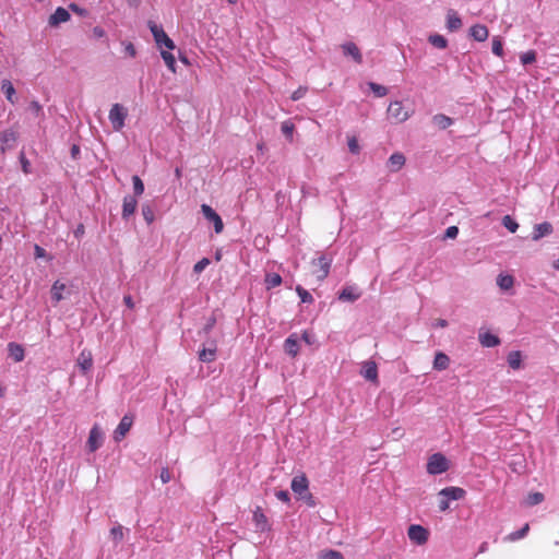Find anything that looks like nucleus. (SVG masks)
Segmentation results:
<instances>
[{
    "label": "nucleus",
    "mask_w": 559,
    "mask_h": 559,
    "mask_svg": "<svg viewBox=\"0 0 559 559\" xmlns=\"http://www.w3.org/2000/svg\"><path fill=\"white\" fill-rule=\"evenodd\" d=\"M497 285L502 290H509L514 285V278H513V276L508 275V274H499L497 277Z\"/></svg>",
    "instance_id": "nucleus-31"
},
{
    "label": "nucleus",
    "mask_w": 559,
    "mask_h": 559,
    "mask_svg": "<svg viewBox=\"0 0 559 559\" xmlns=\"http://www.w3.org/2000/svg\"><path fill=\"white\" fill-rule=\"evenodd\" d=\"M463 23L457 12L450 9L447 12V28L449 32H456L462 27Z\"/></svg>",
    "instance_id": "nucleus-17"
},
{
    "label": "nucleus",
    "mask_w": 559,
    "mask_h": 559,
    "mask_svg": "<svg viewBox=\"0 0 559 559\" xmlns=\"http://www.w3.org/2000/svg\"><path fill=\"white\" fill-rule=\"evenodd\" d=\"M159 50H160V56H162L165 64L167 66V68L171 72H176V59H175V56L168 49L165 50L163 48V49H159Z\"/></svg>",
    "instance_id": "nucleus-32"
},
{
    "label": "nucleus",
    "mask_w": 559,
    "mask_h": 559,
    "mask_svg": "<svg viewBox=\"0 0 559 559\" xmlns=\"http://www.w3.org/2000/svg\"><path fill=\"white\" fill-rule=\"evenodd\" d=\"M148 28L154 37V40L156 43V46L159 49L166 48L168 50L175 49V43L173 39L168 37V35L165 33L163 27L160 25H157L153 21L148 22Z\"/></svg>",
    "instance_id": "nucleus-2"
},
{
    "label": "nucleus",
    "mask_w": 559,
    "mask_h": 559,
    "mask_svg": "<svg viewBox=\"0 0 559 559\" xmlns=\"http://www.w3.org/2000/svg\"><path fill=\"white\" fill-rule=\"evenodd\" d=\"M343 53L345 56L352 57L355 62L361 63L362 62V55L358 48V46L353 41L344 43L341 46Z\"/></svg>",
    "instance_id": "nucleus-12"
},
{
    "label": "nucleus",
    "mask_w": 559,
    "mask_h": 559,
    "mask_svg": "<svg viewBox=\"0 0 559 559\" xmlns=\"http://www.w3.org/2000/svg\"><path fill=\"white\" fill-rule=\"evenodd\" d=\"M78 366L83 372L88 371L93 366L92 353L90 350H82L78 357Z\"/></svg>",
    "instance_id": "nucleus-21"
},
{
    "label": "nucleus",
    "mask_w": 559,
    "mask_h": 559,
    "mask_svg": "<svg viewBox=\"0 0 559 559\" xmlns=\"http://www.w3.org/2000/svg\"><path fill=\"white\" fill-rule=\"evenodd\" d=\"M296 292L300 297L301 302L311 304L313 301V297L311 296V294L301 286H297Z\"/></svg>",
    "instance_id": "nucleus-44"
},
{
    "label": "nucleus",
    "mask_w": 559,
    "mask_h": 559,
    "mask_svg": "<svg viewBox=\"0 0 559 559\" xmlns=\"http://www.w3.org/2000/svg\"><path fill=\"white\" fill-rule=\"evenodd\" d=\"M282 283V277L277 273H267L265 276V285L267 289L280 286Z\"/></svg>",
    "instance_id": "nucleus-36"
},
{
    "label": "nucleus",
    "mask_w": 559,
    "mask_h": 559,
    "mask_svg": "<svg viewBox=\"0 0 559 559\" xmlns=\"http://www.w3.org/2000/svg\"><path fill=\"white\" fill-rule=\"evenodd\" d=\"M215 357H216V347L215 346L210 347V348H203L199 353V359L202 362H212L213 360H215Z\"/></svg>",
    "instance_id": "nucleus-33"
},
{
    "label": "nucleus",
    "mask_w": 559,
    "mask_h": 559,
    "mask_svg": "<svg viewBox=\"0 0 559 559\" xmlns=\"http://www.w3.org/2000/svg\"><path fill=\"white\" fill-rule=\"evenodd\" d=\"M9 355L14 361L20 362L24 359V348L16 343H9Z\"/></svg>",
    "instance_id": "nucleus-27"
},
{
    "label": "nucleus",
    "mask_w": 559,
    "mask_h": 559,
    "mask_svg": "<svg viewBox=\"0 0 559 559\" xmlns=\"http://www.w3.org/2000/svg\"><path fill=\"white\" fill-rule=\"evenodd\" d=\"M551 231H552L551 224H549L547 222L542 223V224H537L534 227L533 240L537 241L540 238L551 234Z\"/></svg>",
    "instance_id": "nucleus-22"
},
{
    "label": "nucleus",
    "mask_w": 559,
    "mask_h": 559,
    "mask_svg": "<svg viewBox=\"0 0 559 559\" xmlns=\"http://www.w3.org/2000/svg\"><path fill=\"white\" fill-rule=\"evenodd\" d=\"M16 136L15 132L12 130H5L0 133V142L2 144V150H5L7 147H11L13 143L15 142Z\"/></svg>",
    "instance_id": "nucleus-30"
},
{
    "label": "nucleus",
    "mask_w": 559,
    "mask_h": 559,
    "mask_svg": "<svg viewBox=\"0 0 559 559\" xmlns=\"http://www.w3.org/2000/svg\"><path fill=\"white\" fill-rule=\"evenodd\" d=\"M449 469V461L441 453H435L428 459L427 472L430 475H439Z\"/></svg>",
    "instance_id": "nucleus-4"
},
{
    "label": "nucleus",
    "mask_w": 559,
    "mask_h": 559,
    "mask_svg": "<svg viewBox=\"0 0 559 559\" xmlns=\"http://www.w3.org/2000/svg\"><path fill=\"white\" fill-rule=\"evenodd\" d=\"M502 225L511 233H515L519 228V224L510 215L502 218Z\"/></svg>",
    "instance_id": "nucleus-42"
},
{
    "label": "nucleus",
    "mask_w": 559,
    "mask_h": 559,
    "mask_svg": "<svg viewBox=\"0 0 559 559\" xmlns=\"http://www.w3.org/2000/svg\"><path fill=\"white\" fill-rule=\"evenodd\" d=\"M388 115L396 122H404L411 117V114L404 109L402 103L399 100L392 102L389 105Z\"/></svg>",
    "instance_id": "nucleus-8"
},
{
    "label": "nucleus",
    "mask_w": 559,
    "mask_h": 559,
    "mask_svg": "<svg viewBox=\"0 0 559 559\" xmlns=\"http://www.w3.org/2000/svg\"><path fill=\"white\" fill-rule=\"evenodd\" d=\"M405 162H406L405 156L402 153L396 152V153H393L389 157L388 167H389L390 171L396 173L400 169H402V167L405 165Z\"/></svg>",
    "instance_id": "nucleus-18"
},
{
    "label": "nucleus",
    "mask_w": 559,
    "mask_h": 559,
    "mask_svg": "<svg viewBox=\"0 0 559 559\" xmlns=\"http://www.w3.org/2000/svg\"><path fill=\"white\" fill-rule=\"evenodd\" d=\"M29 108L38 115L41 111V106L37 102H32Z\"/></svg>",
    "instance_id": "nucleus-62"
},
{
    "label": "nucleus",
    "mask_w": 559,
    "mask_h": 559,
    "mask_svg": "<svg viewBox=\"0 0 559 559\" xmlns=\"http://www.w3.org/2000/svg\"><path fill=\"white\" fill-rule=\"evenodd\" d=\"M368 86L377 97H384L388 94V88L383 85L370 82Z\"/></svg>",
    "instance_id": "nucleus-40"
},
{
    "label": "nucleus",
    "mask_w": 559,
    "mask_h": 559,
    "mask_svg": "<svg viewBox=\"0 0 559 559\" xmlns=\"http://www.w3.org/2000/svg\"><path fill=\"white\" fill-rule=\"evenodd\" d=\"M123 302L124 305L129 308V309H133L134 308V302H133V299L131 296H124L123 298Z\"/></svg>",
    "instance_id": "nucleus-61"
},
{
    "label": "nucleus",
    "mask_w": 559,
    "mask_h": 559,
    "mask_svg": "<svg viewBox=\"0 0 559 559\" xmlns=\"http://www.w3.org/2000/svg\"><path fill=\"white\" fill-rule=\"evenodd\" d=\"M302 499L307 502L308 506H310V507L314 506L313 497H312V495L309 491L304 495Z\"/></svg>",
    "instance_id": "nucleus-60"
},
{
    "label": "nucleus",
    "mask_w": 559,
    "mask_h": 559,
    "mask_svg": "<svg viewBox=\"0 0 559 559\" xmlns=\"http://www.w3.org/2000/svg\"><path fill=\"white\" fill-rule=\"evenodd\" d=\"M110 536L112 537L115 543H119L124 537L123 527L121 525H116L110 530Z\"/></svg>",
    "instance_id": "nucleus-43"
},
{
    "label": "nucleus",
    "mask_w": 559,
    "mask_h": 559,
    "mask_svg": "<svg viewBox=\"0 0 559 559\" xmlns=\"http://www.w3.org/2000/svg\"><path fill=\"white\" fill-rule=\"evenodd\" d=\"M35 257L36 258H45L46 257V250L38 245L35 246Z\"/></svg>",
    "instance_id": "nucleus-58"
},
{
    "label": "nucleus",
    "mask_w": 559,
    "mask_h": 559,
    "mask_svg": "<svg viewBox=\"0 0 559 559\" xmlns=\"http://www.w3.org/2000/svg\"><path fill=\"white\" fill-rule=\"evenodd\" d=\"M450 365V358L444 353H437L433 360V368L436 370H445Z\"/></svg>",
    "instance_id": "nucleus-29"
},
{
    "label": "nucleus",
    "mask_w": 559,
    "mask_h": 559,
    "mask_svg": "<svg viewBox=\"0 0 559 559\" xmlns=\"http://www.w3.org/2000/svg\"><path fill=\"white\" fill-rule=\"evenodd\" d=\"M459 235V228L456 226H450L445 229V238L455 239Z\"/></svg>",
    "instance_id": "nucleus-51"
},
{
    "label": "nucleus",
    "mask_w": 559,
    "mask_h": 559,
    "mask_svg": "<svg viewBox=\"0 0 559 559\" xmlns=\"http://www.w3.org/2000/svg\"><path fill=\"white\" fill-rule=\"evenodd\" d=\"M201 212L203 216L213 224L216 234L223 231L224 224L221 216L207 204L201 205Z\"/></svg>",
    "instance_id": "nucleus-7"
},
{
    "label": "nucleus",
    "mask_w": 559,
    "mask_h": 559,
    "mask_svg": "<svg viewBox=\"0 0 559 559\" xmlns=\"http://www.w3.org/2000/svg\"><path fill=\"white\" fill-rule=\"evenodd\" d=\"M215 323H216V319H215V317H211V318L207 320L206 324L204 325V329H203V330H204V332H205V333H209V332L214 328Z\"/></svg>",
    "instance_id": "nucleus-57"
},
{
    "label": "nucleus",
    "mask_w": 559,
    "mask_h": 559,
    "mask_svg": "<svg viewBox=\"0 0 559 559\" xmlns=\"http://www.w3.org/2000/svg\"><path fill=\"white\" fill-rule=\"evenodd\" d=\"M132 417L126 415L121 418L118 427L116 428V430L114 431V439L116 441H120L122 440L126 435L129 432V430L131 429V426H132Z\"/></svg>",
    "instance_id": "nucleus-11"
},
{
    "label": "nucleus",
    "mask_w": 559,
    "mask_h": 559,
    "mask_svg": "<svg viewBox=\"0 0 559 559\" xmlns=\"http://www.w3.org/2000/svg\"><path fill=\"white\" fill-rule=\"evenodd\" d=\"M284 350L292 357H296L299 352V337L296 333L290 334L284 342Z\"/></svg>",
    "instance_id": "nucleus-14"
},
{
    "label": "nucleus",
    "mask_w": 559,
    "mask_h": 559,
    "mask_svg": "<svg viewBox=\"0 0 559 559\" xmlns=\"http://www.w3.org/2000/svg\"><path fill=\"white\" fill-rule=\"evenodd\" d=\"M210 264V260L207 258L201 259L199 262H197L193 266V271L195 273H201L205 270V267Z\"/></svg>",
    "instance_id": "nucleus-49"
},
{
    "label": "nucleus",
    "mask_w": 559,
    "mask_h": 559,
    "mask_svg": "<svg viewBox=\"0 0 559 559\" xmlns=\"http://www.w3.org/2000/svg\"><path fill=\"white\" fill-rule=\"evenodd\" d=\"M67 286L66 284L61 283L60 281H56L52 286H51V299L58 304L59 301H61L64 296H63V292L66 290Z\"/></svg>",
    "instance_id": "nucleus-24"
},
{
    "label": "nucleus",
    "mask_w": 559,
    "mask_h": 559,
    "mask_svg": "<svg viewBox=\"0 0 559 559\" xmlns=\"http://www.w3.org/2000/svg\"><path fill=\"white\" fill-rule=\"evenodd\" d=\"M361 296V293L356 286H345L340 295L338 299L342 301L354 302Z\"/></svg>",
    "instance_id": "nucleus-15"
},
{
    "label": "nucleus",
    "mask_w": 559,
    "mask_h": 559,
    "mask_svg": "<svg viewBox=\"0 0 559 559\" xmlns=\"http://www.w3.org/2000/svg\"><path fill=\"white\" fill-rule=\"evenodd\" d=\"M479 342L485 347H495L499 345L500 340L490 332H484L479 334Z\"/></svg>",
    "instance_id": "nucleus-26"
},
{
    "label": "nucleus",
    "mask_w": 559,
    "mask_h": 559,
    "mask_svg": "<svg viewBox=\"0 0 559 559\" xmlns=\"http://www.w3.org/2000/svg\"><path fill=\"white\" fill-rule=\"evenodd\" d=\"M290 487L299 498H304V495L308 492L309 481L304 474L297 475L293 478Z\"/></svg>",
    "instance_id": "nucleus-10"
},
{
    "label": "nucleus",
    "mask_w": 559,
    "mask_h": 559,
    "mask_svg": "<svg viewBox=\"0 0 559 559\" xmlns=\"http://www.w3.org/2000/svg\"><path fill=\"white\" fill-rule=\"evenodd\" d=\"M138 207V200L135 197L126 195L122 203V218L128 219L132 216Z\"/></svg>",
    "instance_id": "nucleus-13"
},
{
    "label": "nucleus",
    "mask_w": 559,
    "mask_h": 559,
    "mask_svg": "<svg viewBox=\"0 0 559 559\" xmlns=\"http://www.w3.org/2000/svg\"><path fill=\"white\" fill-rule=\"evenodd\" d=\"M275 496L282 502L288 503L290 501L289 493L286 490H278V491H276Z\"/></svg>",
    "instance_id": "nucleus-52"
},
{
    "label": "nucleus",
    "mask_w": 559,
    "mask_h": 559,
    "mask_svg": "<svg viewBox=\"0 0 559 559\" xmlns=\"http://www.w3.org/2000/svg\"><path fill=\"white\" fill-rule=\"evenodd\" d=\"M469 35L477 41H485L488 38V28L483 24H475L469 28Z\"/></svg>",
    "instance_id": "nucleus-19"
},
{
    "label": "nucleus",
    "mask_w": 559,
    "mask_h": 559,
    "mask_svg": "<svg viewBox=\"0 0 559 559\" xmlns=\"http://www.w3.org/2000/svg\"><path fill=\"white\" fill-rule=\"evenodd\" d=\"M521 362H522V355L519 350L511 352L508 355V364L512 369H514V370L520 369Z\"/></svg>",
    "instance_id": "nucleus-35"
},
{
    "label": "nucleus",
    "mask_w": 559,
    "mask_h": 559,
    "mask_svg": "<svg viewBox=\"0 0 559 559\" xmlns=\"http://www.w3.org/2000/svg\"><path fill=\"white\" fill-rule=\"evenodd\" d=\"M253 521L255 524V527L260 531H266L269 530V523L265 514L262 512L261 508H257V510L253 512Z\"/></svg>",
    "instance_id": "nucleus-25"
},
{
    "label": "nucleus",
    "mask_w": 559,
    "mask_h": 559,
    "mask_svg": "<svg viewBox=\"0 0 559 559\" xmlns=\"http://www.w3.org/2000/svg\"><path fill=\"white\" fill-rule=\"evenodd\" d=\"M104 441V433L100 430V428L95 425L90 431V436L87 439V448L91 452H95L97 449H99Z\"/></svg>",
    "instance_id": "nucleus-9"
},
{
    "label": "nucleus",
    "mask_w": 559,
    "mask_h": 559,
    "mask_svg": "<svg viewBox=\"0 0 559 559\" xmlns=\"http://www.w3.org/2000/svg\"><path fill=\"white\" fill-rule=\"evenodd\" d=\"M1 91L4 93L7 99L11 104L15 103V100H16V98H15V88H14L13 84L11 83V81L2 80V82H1Z\"/></svg>",
    "instance_id": "nucleus-28"
},
{
    "label": "nucleus",
    "mask_w": 559,
    "mask_h": 559,
    "mask_svg": "<svg viewBox=\"0 0 559 559\" xmlns=\"http://www.w3.org/2000/svg\"><path fill=\"white\" fill-rule=\"evenodd\" d=\"M320 559H343V556L338 551L330 550V551L323 552L320 556Z\"/></svg>",
    "instance_id": "nucleus-50"
},
{
    "label": "nucleus",
    "mask_w": 559,
    "mask_h": 559,
    "mask_svg": "<svg viewBox=\"0 0 559 559\" xmlns=\"http://www.w3.org/2000/svg\"><path fill=\"white\" fill-rule=\"evenodd\" d=\"M133 191L136 197H140L144 192V183L139 176L132 177Z\"/></svg>",
    "instance_id": "nucleus-45"
},
{
    "label": "nucleus",
    "mask_w": 559,
    "mask_h": 559,
    "mask_svg": "<svg viewBox=\"0 0 559 559\" xmlns=\"http://www.w3.org/2000/svg\"><path fill=\"white\" fill-rule=\"evenodd\" d=\"M301 338L308 345H312L316 341L314 335L309 333L308 331H304Z\"/></svg>",
    "instance_id": "nucleus-54"
},
{
    "label": "nucleus",
    "mask_w": 559,
    "mask_h": 559,
    "mask_svg": "<svg viewBox=\"0 0 559 559\" xmlns=\"http://www.w3.org/2000/svg\"><path fill=\"white\" fill-rule=\"evenodd\" d=\"M530 530L528 524H525L521 530L516 532H512L509 535L504 537L507 542H515L526 536L527 532Z\"/></svg>",
    "instance_id": "nucleus-37"
},
{
    "label": "nucleus",
    "mask_w": 559,
    "mask_h": 559,
    "mask_svg": "<svg viewBox=\"0 0 559 559\" xmlns=\"http://www.w3.org/2000/svg\"><path fill=\"white\" fill-rule=\"evenodd\" d=\"M432 123L438 129L445 130L453 124V119L443 114H437L432 117Z\"/></svg>",
    "instance_id": "nucleus-23"
},
{
    "label": "nucleus",
    "mask_w": 559,
    "mask_h": 559,
    "mask_svg": "<svg viewBox=\"0 0 559 559\" xmlns=\"http://www.w3.org/2000/svg\"><path fill=\"white\" fill-rule=\"evenodd\" d=\"M159 478H160V480H162V483H163V484H167V483H169V481H170V479H171V473L169 472V469H168V468H166V467H165V468H163V469L160 471Z\"/></svg>",
    "instance_id": "nucleus-53"
},
{
    "label": "nucleus",
    "mask_w": 559,
    "mask_h": 559,
    "mask_svg": "<svg viewBox=\"0 0 559 559\" xmlns=\"http://www.w3.org/2000/svg\"><path fill=\"white\" fill-rule=\"evenodd\" d=\"M128 117V110L120 104H114L109 110V121L115 131H121L124 127L126 119Z\"/></svg>",
    "instance_id": "nucleus-3"
},
{
    "label": "nucleus",
    "mask_w": 559,
    "mask_h": 559,
    "mask_svg": "<svg viewBox=\"0 0 559 559\" xmlns=\"http://www.w3.org/2000/svg\"><path fill=\"white\" fill-rule=\"evenodd\" d=\"M332 264V258L328 255H320L318 259L312 260L313 273L317 275L319 281L324 280L330 272V266Z\"/></svg>",
    "instance_id": "nucleus-5"
},
{
    "label": "nucleus",
    "mask_w": 559,
    "mask_h": 559,
    "mask_svg": "<svg viewBox=\"0 0 559 559\" xmlns=\"http://www.w3.org/2000/svg\"><path fill=\"white\" fill-rule=\"evenodd\" d=\"M428 41L439 49H444L448 46V40L444 36L439 34H432L429 36Z\"/></svg>",
    "instance_id": "nucleus-34"
},
{
    "label": "nucleus",
    "mask_w": 559,
    "mask_h": 559,
    "mask_svg": "<svg viewBox=\"0 0 559 559\" xmlns=\"http://www.w3.org/2000/svg\"><path fill=\"white\" fill-rule=\"evenodd\" d=\"M124 51H126V53H128L130 57H135V55H136L135 47H134V46H133V44H131V43L126 44V46H124Z\"/></svg>",
    "instance_id": "nucleus-56"
},
{
    "label": "nucleus",
    "mask_w": 559,
    "mask_h": 559,
    "mask_svg": "<svg viewBox=\"0 0 559 559\" xmlns=\"http://www.w3.org/2000/svg\"><path fill=\"white\" fill-rule=\"evenodd\" d=\"M306 94V88L304 87H299L298 90H296L293 94H292V99L293 100H298L300 99L301 97H304Z\"/></svg>",
    "instance_id": "nucleus-55"
},
{
    "label": "nucleus",
    "mask_w": 559,
    "mask_h": 559,
    "mask_svg": "<svg viewBox=\"0 0 559 559\" xmlns=\"http://www.w3.org/2000/svg\"><path fill=\"white\" fill-rule=\"evenodd\" d=\"M521 62L523 66H527L533 63L536 60V53L533 50L526 51L521 55L520 57Z\"/></svg>",
    "instance_id": "nucleus-47"
},
{
    "label": "nucleus",
    "mask_w": 559,
    "mask_h": 559,
    "mask_svg": "<svg viewBox=\"0 0 559 559\" xmlns=\"http://www.w3.org/2000/svg\"><path fill=\"white\" fill-rule=\"evenodd\" d=\"M93 33L97 37H103L105 35V31L102 27H94Z\"/></svg>",
    "instance_id": "nucleus-63"
},
{
    "label": "nucleus",
    "mask_w": 559,
    "mask_h": 559,
    "mask_svg": "<svg viewBox=\"0 0 559 559\" xmlns=\"http://www.w3.org/2000/svg\"><path fill=\"white\" fill-rule=\"evenodd\" d=\"M492 52L497 57L503 56V44L502 40L499 37L492 38Z\"/></svg>",
    "instance_id": "nucleus-46"
},
{
    "label": "nucleus",
    "mask_w": 559,
    "mask_h": 559,
    "mask_svg": "<svg viewBox=\"0 0 559 559\" xmlns=\"http://www.w3.org/2000/svg\"><path fill=\"white\" fill-rule=\"evenodd\" d=\"M79 154H80V147L78 145H73L71 147V155H72V157L76 158Z\"/></svg>",
    "instance_id": "nucleus-64"
},
{
    "label": "nucleus",
    "mask_w": 559,
    "mask_h": 559,
    "mask_svg": "<svg viewBox=\"0 0 559 559\" xmlns=\"http://www.w3.org/2000/svg\"><path fill=\"white\" fill-rule=\"evenodd\" d=\"M70 20V13L64 8H57V10L53 12V14L49 17V25L50 26H58L61 23L68 22Z\"/></svg>",
    "instance_id": "nucleus-16"
},
{
    "label": "nucleus",
    "mask_w": 559,
    "mask_h": 559,
    "mask_svg": "<svg viewBox=\"0 0 559 559\" xmlns=\"http://www.w3.org/2000/svg\"><path fill=\"white\" fill-rule=\"evenodd\" d=\"M347 145L350 153L358 154L360 152L358 140L355 136L348 138Z\"/></svg>",
    "instance_id": "nucleus-48"
},
{
    "label": "nucleus",
    "mask_w": 559,
    "mask_h": 559,
    "mask_svg": "<svg viewBox=\"0 0 559 559\" xmlns=\"http://www.w3.org/2000/svg\"><path fill=\"white\" fill-rule=\"evenodd\" d=\"M465 490L460 487H445L438 493L439 497V510L444 512L450 507V501L460 500L464 498Z\"/></svg>",
    "instance_id": "nucleus-1"
},
{
    "label": "nucleus",
    "mask_w": 559,
    "mask_h": 559,
    "mask_svg": "<svg viewBox=\"0 0 559 559\" xmlns=\"http://www.w3.org/2000/svg\"><path fill=\"white\" fill-rule=\"evenodd\" d=\"M543 501H544V495L542 492L530 493L525 499L526 506H530V507L536 506Z\"/></svg>",
    "instance_id": "nucleus-39"
},
{
    "label": "nucleus",
    "mask_w": 559,
    "mask_h": 559,
    "mask_svg": "<svg viewBox=\"0 0 559 559\" xmlns=\"http://www.w3.org/2000/svg\"><path fill=\"white\" fill-rule=\"evenodd\" d=\"M142 215L147 224H152L155 219L154 211L151 205H142Z\"/></svg>",
    "instance_id": "nucleus-41"
},
{
    "label": "nucleus",
    "mask_w": 559,
    "mask_h": 559,
    "mask_svg": "<svg viewBox=\"0 0 559 559\" xmlns=\"http://www.w3.org/2000/svg\"><path fill=\"white\" fill-rule=\"evenodd\" d=\"M281 130L283 132V134L289 140L292 141L293 140V134H294V130H295V126L292 121L289 120H286L282 123L281 126Z\"/></svg>",
    "instance_id": "nucleus-38"
},
{
    "label": "nucleus",
    "mask_w": 559,
    "mask_h": 559,
    "mask_svg": "<svg viewBox=\"0 0 559 559\" xmlns=\"http://www.w3.org/2000/svg\"><path fill=\"white\" fill-rule=\"evenodd\" d=\"M407 535L414 544L424 545L428 540L429 532L421 525L413 524L408 527Z\"/></svg>",
    "instance_id": "nucleus-6"
},
{
    "label": "nucleus",
    "mask_w": 559,
    "mask_h": 559,
    "mask_svg": "<svg viewBox=\"0 0 559 559\" xmlns=\"http://www.w3.org/2000/svg\"><path fill=\"white\" fill-rule=\"evenodd\" d=\"M361 374L369 381H377L378 368L374 361H366L362 365Z\"/></svg>",
    "instance_id": "nucleus-20"
},
{
    "label": "nucleus",
    "mask_w": 559,
    "mask_h": 559,
    "mask_svg": "<svg viewBox=\"0 0 559 559\" xmlns=\"http://www.w3.org/2000/svg\"><path fill=\"white\" fill-rule=\"evenodd\" d=\"M435 328H447L448 326V321L444 320V319H437L433 324H432Z\"/></svg>",
    "instance_id": "nucleus-59"
}]
</instances>
